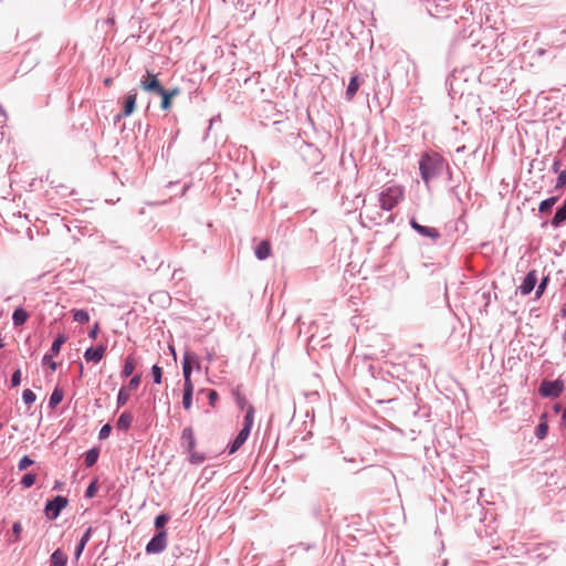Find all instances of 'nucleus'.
<instances>
[{
    "label": "nucleus",
    "instance_id": "obj_1",
    "mask_svg": "<svg viewBox=\"0 0 566 566\" xmlns=\"http://www.w3.org/2000/svg\"><path fill=\"white\" fill-rule=\"evenodd\" d=\"M444 168H448V164L438 153H424L419 160L420 176L427 186H429L432 179L439 177Z\"/></svg>",
    "mask_w": 566,
    "mask_h": 566
},
{
    "label": "nucleus",
    "instance_id": "obj_2",
    "mask_svg": "<svg viewBox=\"0 0 566 566\" xmlns=\"http://www.w3.org/2000/svg\"><path fill=\"white\" fill-rule=\"evenodd\" d=\"M403 188L400 186H390L379 193V205L382 210L391 211L402 199Z\"/></svg>",
    "mask_w": 566,
    "mask_h": 566
},
{
    "label": "nucleus",
    "instance_id": "obj_3",
    "mask_svg": "<svg viewBox=\"0 0 566 566\" xmlns=\"http://www.w3.org/2000/svg\"><path fill=\"white\" fill-rule=\"evenodd\" d=\"M196 365L198 369H200V363L198 359V356L192 352H186L184 354L182 359V375H184V386L190 387L193 386L191 381V373H192V366Z\"/></svg>",
    "mask_w": 566,
    "mask_h": 566
},
{
    "label": "nucleus",
    "instance_id": "obj_4",
    "mask_svg": "<svg viewBox=\"0 0 566 566\" xmlns=\"http://www.w3.org/2000/svg\"><path fill=\"white\" fill-rule=\"evenodd\" d=\"M564 390V382L557 380H543L539 385L538 392L545 398H557Z\"/></svg>",
    "mask_w": 566,
    "mask_h": 566
},
{
    "label": "nucleus",
    "instance_id": "obj_5",
    "mask_svg": "<svg viewBox=\"0 0 566 566\" xmlns=\"http://www.w3.org/2000/svg\"><path fill=\"white\" fill-rule=\"evenodd\" d=\"M69 501L65 496L56 495L52 500L48 501L44 507L46 517L54 521L59 517L61 511L67 505Z\"/></svg>",
    "mask_w": 566,
    "mask_h": 566
},
{
    "label": "nucleus",
    "instance_id": "obj_6",
    "mask_svg": "<svg viewBox=\"0 0 566 566\" xmlns=\"http://www.w3.org/2000/svg\"><path fill=\"white\" fill-rule=\"evenodd\" d=\"M167 546V532H158L146 545V553L159 554L165 551Z\"/></svg>",
    "mask_w": 566,
    "mask_h": 566
},
{
    "label": "nucleus",
    "instance_id": "obj_7",
    "mask_svg": "<svg viewBox=\"0 0 566 566\" xmlns=\"http://www.w3.org/2000/svg\"><path fill=\"white\" fill-rule=\"evenodd\" d=\"M137 92L136 90H132L125 97L124 107L120 114L116 116V119L122 117H128L133 114L136 107Z\"/></svg>",
    "mask_w": 566,
    "mask_h": 566
},
{
    "label": "nucleus",
    "instance_id": "obj_8",
    "mask_svg": "<svg viewBox=\"0 0 566 566\" xmlns=\"http://www.w3.org/2000/svg\"><path fill=\"white\" fill-rule=\"evenodd\" d=\"M147 76L149 77V80L142 78L140 81V86L143 90L154 92L156 94L164 92V87L161 86L155 74L147 72Z\"/></svg>",
    "mask_w": 566,
    "mask_h": 566
},
{
    "label": "nucleus",
    "instance_id": "obj_9",
    "mask_svg": "<svg viewBox=\"0 0 566 566\" xmlns=\"http://www.w3.org/2000/svg\"><path fill=\"white\" fill-rule=\"evenodd\" d=\"M410 226L422 237L431 238L433 240L440 237V233L436 228L419 224L415 219L410 220Z\"/></svg>",
    "mask_w": 566,
    "mask_h": 566
},
{
    "label": "nucleus",
    "instance_id": "obj_10",
    "mask_svg": "<svg viewBox=\"0 0 566 566\" xmlns=\"http://www.w3.org/2000/svg\"><path fill=\"white\" fill-rule=\"evenodd\" d=\"M106 352V347L104 345H98L96 347H90L84 353V358L86 361L98 363L102 360Z\"/></svg>",
    "mask_w": 566,
    "mask_h": 566
},
{
    "label": "nucleus",
    "instance_id": "obj_11",
    "mask_svg": "<svg viewBox=\"0 0 566 566\" xmlns=\"http://www.w3.org/2000/svg\"><path fill=\"white\" fill-rule=\"evenodd\" d=\"M536 282H537V276H536L535 271L528 272L525 275L522 284L520 285L521 294H523V295L530 294L534 290Z\"/></svg>",
    "mask_w": 566,
    "mask_h": 566
},
{
    "label": "nucleus",
    "instance_id": "obj_12",
    "mask_svg": "<svg viewBox=\"0 0 566 566\" xmlns=\"http://www.w3.org/2000/svg\"><path fill=\"white\" fill-rule=\"evenodd\" d=\"M181 446L186 451L192 450L196 447V438L191 427H187L181 432Z\"/></svg>",
    "mask_w": 566,
    "mask_h": 566
},
{
    "label": "nucleus",
    "instance_id": "obj_13",
    "mask_svg": "<svg viewBox=\"0 0 566 566\" xmlns=\"http://www.w3.org/2000/svg\"><path fill=\"white\" fill-rule=\"evenodd\" d=\"M250 436L249 429H241L235 439L228 446L229 454L237 452Z\"/></svg>",
    "mask_w": 566,
    "mask_h": 566
},
{
    "label": "nucleus",
    "instance_id": "obj_14",
    "mask_svg": "<svg viewBox=\"0 0 566 566\" xmlns=\"http://www.w3.org/2000/svg\"><path fill=\"white\" fill-rule=\"evenodd\" d=\"M92 533H93V527H88L85 533L82 535V537L80 538L76 547H75V551H74V558L75 559H78L86 546V544L88 543V541L91 539V536H92Z\"/></svg>",
    "mask_w": 566,
    "mask_h": 566
},
{
    "label": "nucleus",
    "instance_id": "obj_15",
    "mask_svg": "<svg viewBox=\"0 0 566 566\" xmlns=\"http://www.w3.org/2000/svg\"><path fill=\"white\" fill-rule=\"evenodd\" d=\"M179 94V88L166 90L164 92L158 93L161 96L160 107L163 109H168L171 106V98Z\"/></svg>",
    "mask_w": 566,
    "mask_h": 566
},
{
    "label": "nucleus",
    "instance_id": "obj_16",
    "mask_svg": "<svg viewBox=\"0 0 566 566\" xmlns=\"http://www.w3.org/2000/svg\"><path fill=\"white\" fill-rule=\"evenodd\" d=\"M254 254L261 261L268 259L270 256V254H271V245H270V243L268 241H265V240L261 241L255 247Z\"/></svg>",
    "mask_w": 566,
    "mask_h": 566
},
{
    "label": "nucleus",
    "instance_id": "obj_17",
    "mask_svg": "<svg viewBox=\"0 0 566 566\" xmlns=\"http://www.w3.org/2000/svg\"><path fill=\"white\" fill-rule=\"evenodd\" d=\"M443 4L436 3L433 8L429 7L428 11L430 14L436 15L437 18L448 17L449 15V4L448 0H442Z\"/></svg>",
    "mask_w": 566,
    "mask_h": 566
},
{
    "label": "nucleus",
    "instance_id": "obj_18",
    "mask_svg": "<svg viewBox=\"0 0 566 566\" xmlns=\"http://www.w3.org/2000/svg\"><path fill=\"white\" fill-rule=\"evenodd\" d=\"M67 556L60 548L55 549L50 557V566H65Z\"/></svg>",
    "mask_w": 566,
    "mask_h": 566
},
{
    "label": "nucleus",
    "instance_id": "obj_19",
    "mask_svg": "<svg viewBox=\"0 0 566 566\" xmlns=\"http://www.w3.org/2000/svg\"><path fill=\"white\" fill-rule=\"evenodd\" d=\"M133 419L134 418L130 412H128V411L123 412L116 422L117 429L123 430V431L128 430L133 423Z\"/></svg>",
    "mask_w": 566,
    "mask_h": 566
},
{
    "label": "nucleus",
    "instance_id": "obj_20",
    "mask_svg": "<svg viewBox=\"0 0 566 566\" xmlns=\"http://www.w3.org/2000/svg\"><path fill=\"white\" fill-rule=\"evenodd\" d=\"M358 88H359L358 76L354 75L350 77L346 93H345L346 99H348V101L353 99V97L357 93Z\"/></svg>",
    "mask_w": 566,
    "mask_h": 566
},
{
    "label": "nucleus",
    "instance_id": "obj_21",
    "mask_svg": "<svg viewBox=\"0 0 566 566\" xmlns=\"http://www.w3.org/2000/svg\"><path fill=\"white\" fill-rule=\"evenodd\" d=\"M63 399V390L59 387H55L53 392L50 396L49 408L54 409Z\"/></svg>",
    "mask_w": 566,
    "mask_h": 566
},
{
    "label": "nucleus",
    "instance_id": "obj_22",
    "mask_svg": "<svg viewBox=\"0 0 566 566\" xmlns=\"http://www.w3.org/2000/svg\"><path fill=\"white\" fill-rule=\"evenodd\" d=\"M193 386L185 387L182 395V406L186 410H189L192 406Z\"/></svg>",
    "mask_w": 566,
    "mask_h": 566
},
{
    "label": "nucleus",
    "instance_id": "obj_23",
    "mask_svg": "<svg viewBox=\"0 0 566 566\" xmlns=\"http://www.w3.org/2000/svg\"><path fill=\"white\" fill-rule=\"evenodd\" d=\"M134 370H135V361H134V358H133V357H130V356H128V357H126V359H125V364H124V367H123V369H122L120 376H122L123 378H127V377H129V376H132V375H133Z\"/></svg>",
    "mask_w": 566,
    "mask_h": 566
},
{
    "label": "nucleus",
    "instance_id": "obj_24",
    "mask_svg": "<svg viewBox=\"0 0 566 566\" xmlns=\"http://www.w3.org/2000/svg\"><path fill=\"white\" fill-rule=\"evenodd\" d=\"M99 452L96 448H92L85 452L84 462L87 468L94 465L98 460Z\"/></svg>",
    "mask_w": 566,
    "mask_h": 566
},
{
    "label": "nucleus",
    "instance_id": "obj_25",
    "mask_svg": "<svg viewBox=\"0 0 566 566\" xmlns=\"http://www.w3.org/2000/svg\"><path fill=\"white\" fill-rule=\"evenodd\" d=\"M28 319V313L23 308H15L12 315V321L15 326L22 325Z\"/></svg>",
    "mask_w": 566,
    "mask_h": 566
},
{
    "label": "nucleus",
    "instance_id": "obj_26",
    "mask_svg": "<svg viewBox=\"0 0 566 566\" xmlns=\"http://www.w3.org/2000/svg\"><path fill=\"white\" fill-rule=\"evenodd\" d=\"M558 200V196H553V197H549L543 201L539 202V206H538V211L541 213H546L548 212L553 206L557 202Z\"/></svg>",
    "mask_w": 566,
    "mask_h": 566
},
{
    "label": "nucleus",
    "instance_id": "obj_27",
    "mask_svg": "<svg viewBox=\"0 0 566 566\" xmlns=\"http://www.w3.org/2000/svg\"><path fill=\"white\" fill-rule=\"evenodd\" d=\"M232 395H233V398H234L235 405H237L240 409H247V408H248V406H250V405L248 403V400H247L245 396L240 391V389H239V388L233 389Z\"/></svg>",
    "mask_w": 566,
    "mask_h": 566
},
{
    "label": "nucleus",
    "instance_id": "obj_28",
    "mask_svg": "<svg viewBox=\"0 0 566 566\" xmlns=\"http://www.w3.org/2000/svg\"><path fill=\"white\" fill-rule=\"evenodd\" d=\"M253 423H254V408H253V406H248L242 429H249V432H251Z\"/></svg>",
    "mask_w": 566,
    "mask_h": 566
},
{
    "label": "nucleus",
    "instance_id": "obj_29",
    "mask_svg": "<svg viewBox=\"0 0 566 566\" xmlns=\"http://www.w3.org/2000/svg\"><path fill=\"white\" fill-rule=\"evenodd\" d=\"M253 423H254V408H253V406H248L242 429H249V432H251Z\"/></svg>",
    "mask_w": 566,
    "mask_h": 566
},
{
    "label": "nucleus",
    "instance_id": "obj_30",
    "mask_svg": "<svg viewBox=\"0 0 566 566\" xmlns=\"http://www.w3.org/2000/svg\"><path fill=\"white\" fill-rule=\"evenodd\" d=\"M128 400H129V392L127 390V387L123 386L119 389L118 395H117V401H116L117 407L120 408V407L125 406Z\"/></svg>",
    "mask_w": 566,
    "mask_h": 566
},
{
    "label": "nucleus",
    "instance_id": "obj_31",
    "mask_svg": "<svg viewBox=\"0 0 566 566\" xmlns=\"http://www.w3.org/2000/svg\"><path fill=\"white\" fill-rule=\"evenodd\" d=\"M21 532L22 524L20 522H14L12 525V534L9 536L8 541L10 543L18 542L20 539Z\"/></svg>",
    "mask_w": 566,
    "mask_h": 566
},
{
    "label": "nucleus",
    "instance_id": "obj_32",
    "mask_svg": "<svg viewBox=\"0 0 566 566\" xmlns=\"http://www.w3.org/2000/svg\"><path fill=\"white\" fill-rule=\"evenodd\" d=\"M73 319L81 324L87 323L90 321L88 312L85 310H76L73 312Z\"/></svg>",
    "mask_w": 566,
    "mask_h": 566
},
{
    "label": "nucleus",
    "instance_id": "obj_33",
    "mask_svg": "<svg viewBox=\"0 0 566 566\" xmlns=\"http://www.w3.org/2000/svg\"><path fill=\"white\" fill-rule=\"evenodd\" d=\"M189 454V461L192 464H200L205 461V454L197 452L195 449L187 451Z\"/></svg>",
    "mask_w": 566,
    "mask_h": 566
},
{
    "label": "nucleus",
    "instance_id": "obj_34",
    "mask_svg": "<svg viewBox=\"0 0 566 566\" xmlns=\"http://www.w3.org/2000/svg\"><path fill=\"white\" fill-rule=\"evenodd\" d=\"M20 483L25 489L31 488L33 484H35V472L25 473L22 476Z\"/></svg>",
    "mask_w": 566,
    "mask_h": 566
},
{
    "label": "nucleus",
    "instance_id": "obj_35",
    "mask_svg": "<svg viewBox=\"0 0 566 566\" xmlns=\"http://www.w3.org/2000/svg\"><path fill=\"white\" fill-rule=\"evenodd\" d=\"M547 430H548L547 422L542 421L536 428V432H535L536 438L539 440L544 439L547 434Z\"/></svg>",
    "mask_w": 566,
    "mask_h": 566
},
{
    "label": "nucleus",
    "instance_id": "obj_36",
    "mask_svg": "<svg viewBox=\"0 0 566 566\" xmlns=\"http://www.w3.org/2000/svg\"><path fill=\"white\" fill-rule=\"evenodd\" d=\"M64 342H65L64 336L60 335L59 337H56L51 346V355H56L60 352L61 346Z\"/></svg>",
    "mask_w": 566,
    "mask_h": 566
},
{
    "label": "nucleus",
    "instance_id": "obj_37",
    "mask_svg": "<svg viewBox=\"0 0 566 566\" xmlns=\"http://www.w3.org/2000/svg\"><path fill=\"white\" fill-rule=\"evenodd\" d=\"M22 399L25 405H31L35 401V394L32 389H24L22 392Z\"/></svg>",
    "mask_w": 566,
    "mask_h": 566
},
{
    "label": "nucleus",
    "instance_id": "obj_38",
    "mask_svg": "<svg viewBox=\"0 0 566 566\" xmlns=\"http://www.w3.org/2000/svg\"><path fill=\"white\" fill-rule=\"evenodd\" d=\"M140 381H142V375L140 374H136L134 375L128 385L126 386L127 387V390H135L138 388V386L140 385Z\"/></svg>",
    "mask_w": 566,
    "mask_h": 566
},
{
    "label": "nucleus",
    "instance_id": "obj_39",
    "mask_svg": "<svg viewBox=\"0 0 566 566\" xmlns=\"http://www.w3.org/2000/svg\"><path fill=\"white\" fill-rule=\"evenodd\" d=\"M34 463V460L30 455H24L20 459L18 468L19 470H25Z\"/></svg>",
    "mask_w": 566,
    "mask_h": 566
},
{
    "label": "nucleus",
    "instance_id": "obj_40",
    "mask_svg": "<svg viewBox=\"0 0 566 566\" xmlns=\"http://www.w3.org/2000/svg\"><path fill=\"white\" fill-rule=\"evenodd\" d=\"M151 375L155 384H160L163 378V369L158 365L151 367Z\"/></svg>",
    "mask_w": 566,
    "mask_h": 566
},
{
    "label": "nucleus",
    "instance_id": "obj_41",
    "mask_svg": "<svg viewBox=\"0 0 566 566\" xmlns=\"http://www.w3.org/2000/svg\"><path fill=\"white\" fill-rule=\"evenodd\" d=\"M566 186V169L562 170L558 174L556 184H555V190L563 189Z\"/></svg>",
    "mask_w": 566,
    "mask_h": 566
},
{
    "label": "nucleus",
    "instance_id": "obj_42",
    "mask_svg": "<svg viewBox=\"0 0 566 566\" xmlns=\"http://www.w3.org/2000/svg\"><path fill=\"white\" fill-rule=\"evenodd\" d=\"M169 516L166 514H159L155 518V527L156 528H164V526L168 523Z\"/></svg>",
    "mask_w": 566,
    "mask_h": 566
},
{
    "label": "nucleus",
    "instance_id": "obj_43",
    "mask_svg": "<svg viewBox=\"0 0 566 566\" xmlns=\"http://www.w3.org/2000/svg\"><path fill=\"white\" fill-rule=\"evenodd\" d=\"M96 492H97V482H96V480H94L87 486V489L85 491V497L91 499V497L95 496Z\"/></svg>",
    "mask_w": 566,
    "mask_h": 566
},
{
    "label": "nucleus",
    "instance_id": "obj_44",
    "mask_svg": "<svg viewBox=\"0 0 566 566\" xmlns=\"http://www.w3.org/2000/svg\"><path fill=\"white\" fill-rule=\"evenodd\" d=\"M111 431H112V427H111V424H108V423H107V424H104V426L101 428L99 432H98V439H99V440H104V439L108 438V437H109V434H111Z\"/></svg>",
    "mask_w": 566,
    "mask_h": 566
},
{
    "label": "nucleus",
    "instance_id": "obj_45",
    "mask_svg": "<svg viewBox=\"0 0 566 566\" xmlns=\"http://www.w3.org/2000/svg\"><path fill=\"white\" fill-rule=\"evenodd\" d=\"M21 370L20 369H17L13 371L12 376H11V386L12 387H17L18 385H20L21 382Z\"/></svg>",
    "mask_w": 566,
    "mask_h": 566
},
{
    "label": "nucleus",
    "instance_id": "obj_46",
    "mask_svg": "<svg viewBox=\"0 0 566 566\" xmlns=\"http://www.w3.org/2000/svg\"><path fill=\"white\" fill-rule=\"evenodd\" d=\"M208 399H209V403L210 406H214L216 401L218 400V392L213 389L209 390L208 391Z\"/></svg>",
    "mask_w": 566,
    "mask_h": 566
},
{
    "label": "nucleus",
    "instance_id": "obj_47",
    "mask_svg": "<svg viewBox=\"0 0 566 566\" xmlns=\"http://www.w3.org/2000/svg\"><path fill=\"white\" fill-rule=\"evenodd\" d=\"M547 282H548V279H547V277H544V279L541 281V283L538 284L537 290H536V295H537V296H539V295L544 292V290H545V287H546Z\"/></svg>",
    "mask_w": 566,
    "mask_h": 566
},
{
    "label": "nucleus",
    "instance_id": "obj_48",
    "mask_svg": "<svg viewBox=\"0 0 566 566\" xmlns=\"http://www.w3.org/2000/svg\"><path fill=\"white\" fill-rule=\"evenodd\" d=\"M43 364H49L52 370L56 369V363L51 360V355H44L42 359Z\"/></svg>",
    "mask_w": 566,
    "mask_h": 566
},
{
    "label": "nucleus",
    "instance_id": "obj_49",
    "mask_svg": "<svg viewBox=\"0 0 566 566\" xmlns=\"http://www.w3.org/2000/svg\"><path fill=\"white\" fill-rule=\"evenodd\" d=\"M560 168V160L559 159H555L553 165H552V170L556 174H559L562 170H559Z\"/></svg>",
    "mask_w": 566,
    "mask_h": 566
},
{
    "label": "nucleus",
    "instance_id": "obj_50",
    "mask_svg": "<svg viewBox=\"0 0 566 566\" xmlns=\"http://www.w3.org/2000/svg\"><path fill=\"white\" fill-rule=\"evenodd\" d=\"M97 333H98V324L96 323L94 325V327L88 332V337L94 339V338H96Z\"/></svg>",
    "mask_w": 566,
    "mask_h": 566
},
{
    "label": "nucleus",
    "instance_id": "obj_51",
    "mask_svg": "<svg viewBox=\"0 0 566 566\" xmlns=\"http://www.w3.org/2000/svg\"><path fill=\"white\" fill-rule=\"evenodd\" d=\"M562 421L566 424V409L563 411Z\"/></svg>",
    "mask_w": 566,
    "mask_h": 566
},
{
    "label": "nucleus",
    "instance_id": "obj_52",
    "mask_svg": "<svg viewBox=\"0 0 566 566\" xmlns=\"http://www.w3.org/2000/svg\"><path fill=\"white\" fill-rule=\"evenodd\" d=\"M465 150V146H460L457 148V153H463Z\"/></svg>",
    "mask_w": 566,
    "mask_h": 566
},
{
    "label": "nucleus",
    "instance_id": "obj_53",
    "mask_svg": "<svg viewBox=\"0 0 566 566\" xmlns=\"http://www.w3.org/2000/svg\"><path fill=\"white\" fill-rule=\"evenodd\" d=\"M207 359H208L209 361H212V360H213V354H212V353H208V354H207Z\"/></svg>",
    "mask_w": 566,
    "mask_h": 566
},
{
    "label": "nucleus",
    "instance_id": "obj_54",
    "mask_svg": "<svg viewBox=\"0 0 566 566\" xmlns=\"http://www.w3.org/2000/svg\"><path fill=\"white\" fill-rule=\"evenodd\" d=\"M0 115L6 116V111L3 109V107L1 105H0Z\"/></svg>",
    "mask_w": 566,
    "mask_h": 566
},
{
    "label": "nucleus",
    "instance_id": "obj_55",
    "mask_svg": "<svg viewBox=\"0 0 566 566\" xmlns=\"http://www.w3.org/2000/svg\"><path fill=\"white\" fill-rule=\"evenodd\" d=\"M554 410H555V412H559V410H560V406H559V405H555V406H554Z\"/></svg>",
    "mask_w": 566,
    "mask_h": 566
},
{
    "label": "nucleus",
    "instance_id": "obj_56",
    "mask_svg": "<svg viewBox=\"0 0 566 566\" xmlns=\"http://www.w3.org/2000/svg\"><path fill=\"white\" fill-rule=\"evenodd\" d=\"M28 235H29L30 239H32V230H31V228H28Z\"/></svg>",
    "mask_w": 566,
    "mask_h": 566
},
{
    "label": "nucleus",
    "instance_id": "obj_57",
    "mask_svg": "<svg viewBox=\"0 0 566 566\" xmlns=\"http://www.w3.org/2000/svg\"><path fill=\"white\" fill-rule=\"evenodd\" d=\"M111 83H112V80H111V78H106V80H105V85H107V86H108V85H111Z\"/></svg>",
    "mask_w": 566,
    "mask_h": 566
},
{
    "label": "nucleus",
    "instance_id": "obj_58",
    "mask_svg": "<svg viewBox=\"0 0 566 566\" xmlns=\"http://www.w3.org/2000/svg\"><path fill=\"white\" fill-rule=\"evenodd\" d=\"M78 375H80V377H82V375H83V366L82 365L80 366Z\"/></svg>",
    "mask_w": 566,
    "mask_h": 566
},
{
    "label": "nucleus",
    "instance_id": "obj_59",
    "mask_svg": "<svg viewBox=\"0 0 566 566\" xmlns=\"http://www.w3.org/2000/svg\"><path fill=\"white\" fill-rule=\"evenodd\" d=\"M446 169L448 170L449 179H451V178H452V174H451V171H450V168L448 167V168H446Z\"/></svg>",
    "mask_w": 566,
    "mask_h": 566
},
{
    "label": "nucleus",
    "instance_id": "obj_60",
    "mask_svg": "<svg viewBox=\"0 0 566 566\" xmlns=\"http://www.w3.org/2000/svg\"><path fill=\"white\" fill-rule=\"evenodd\" d=\"M2 428V423L0 422V429Z\"/></svg>",
    "mask_w": 566,
    "mask_h": 566
}]
</instances>
